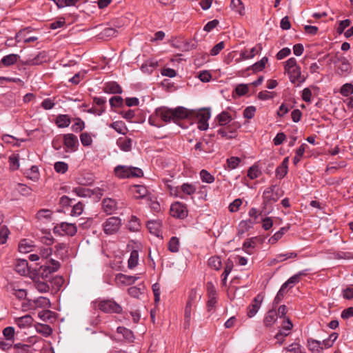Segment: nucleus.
I'll return each instance as SVG.
<instances>
[{"instance_id":"f257e3e1","label":"nucleus","mask_w":353,"mask_h":353,"mask_svg":"<svg viewBox=\"0 0 353 353\" xmlns=\"http://www.w3.org/2000/svg\"><path fill=\"white\" fill-rule=\"evenodd\" d=\"M283 194V191L276 185L267 188L263 193L262 212L270 214L272 210V205Z\"/></svg>"},{"instance_id":"f03ea898","label":"nucleus","mask_w":353,"mask_h":353,"mask_svg":"<svg viewBox=\"0 0 353 353\" xmlns=\"http://www.w3.org/2000/svg\"><path fill=\"white\" fill-rule=\"evenodd\" d=\"M114 175L120 179H128V178H140L143 176V172L141 169L127 165H117L114 169Z\"/></svg>"},{"instance_id":"7ed1b4c3","label":"nucleus","mask_w":353,"mask_h":353,"mask_svg":"<svg viewBox=\"0 0 353 353\" xmlns=\"http://www.w3.org/2000/svg\"><path fill=\"white\" fill-rule=\"evenodd\" d=\"M59 268V263L54 259H51L39 268L38 274L42 279H46L49 278L50 274L57 271Z\"/></svg>"},{"instance_id":"20e7f679","label":"nucleus","mask_w":353,"mask_h":353,"mask_svg":"<svg viewBox=\"0 0 353 353\" xmlns=\"http://www.w3.org/2000/svg\"><path fill=\"white\" fill-rule=\"evenodd\" d=\"M121 225V220L117 216H111L103 224V231L108 235L116 233Z\"/></svg>"},{"instance_id":"39448f33","label":"nucleus","mask_w":353,"mask_h":353,"mask_svg":"<svg viewBox=\"0 0 353 353\" xmlns=\"http://www.w3.org/2000/svg\"><path fill=\"white\" fill-rule=\"evenodd\" d=\"M170 215L174 218L184 219L188 215L187 205L179 201L174 202L170 206Z\"/></svg>"},{"instance_id":"423d86ee","label":"nucleus","mask_w":353,"mask_h":353,"mask_svg":"<svg viewBox=\"0 0 353 353\" xmlns=\"http://www.w3.org/2000/svg\"><path fill=\"white\" fill-rule=\"evenodd\" d=\"M241 128V124L238 122H232L228 125H225L217 130V133L222 138L228 139H233L236 137L237 129Z\"/></svg>"},{"instance_id":"0eeeda50","label":"nucleus","mask_w":353,"mask_h":353,"mask_svg":"<svg viewBox=\"0 0 353 353\" xmlns=\"http://www.w3.org/2000/svg\"><path fill=\"white\" fill-rule=\"evenodd\" d=\"M99 308L106 313H117L119 314L122 311L120 305L113 300H103L99 303Z\"/></svg>"},{"instance_id":"6e6552de","label":"nucleus","mask_w":353,"mask_h":353,"mask_svg":"<svg viewBox=\"0 0 353 353\" xmlns=\"http://www.w3.org/2000/svg\"><path fill=\"white\" fill-rule=\"evenodd\" d=\"M196 191V187L194 184L184 183L181 186L175 188V195L181 199H185V195L192 196Z\"/></svg>"},{"instance_id":"1a4fd4ad","label":"nucleus","mask_w":353,"mask_h":353,"mask_svg":"<svg viewBox=\"0 0 353 353\" xmlns=\"http://www.w3.org/2000/svg\"><path fill=\"white\" fill-rule=\"evenodd\" d=\"M198 120V128L205 130L208 128V120L210 118V108H202L196 113Z\"/></svg>"},{"instance_id":"9d476101","label":"nucleus","mask_w":353,"mask_h":353,"mask_svg":"<svg viewBox=\"0 0 353 353\" xmlns=\"http://www.w3.org/2000/svg\"><path fill=\"white\" fill-rule=\"evenodd\" d=\"M201 296L197 294L195 289H191L189 292L188 301L185 307V314H192V311L196 307V303L201 299Z\"/></svg>"},{"instance_id":"9b49d317","label":"nucleus","mask_w":353,"mask_h":353,"mask_svg":"<svg viewBox=\"0 0 353 353\" xmlns=\"http://www.w3.org/2000/svg\"><path fill=\"white\" fill-rule=\"evenodd\" d=\"M263 300V296L261 294H258L253 299L252 302L249 305L247 308V315L249 318H252L255 316V314L259 311L261 307V303Z\"/></svg>"},{"instance_id":"f8f14e48","label":"nucleus","mask_w":353,"mask_h":353,"mask_svg":"<svg viewBox=\"0 0 353 353\" xmlns=\"http://www.w3.org/2000/svg\"><path fill=\"white\" fill-rule=\"evenodd\" d=\"M94 179L93 173L85 170L78 174L75 181L79 185H90L94 183Z\"/></svg>"},{"instance_id":"ddd939ff","label":"nucleus","mask_w":353,"mask_h":353,"mask_svg":"<svg viewBox=\"0 0 353 353\" xmlns=\"http://www.w3.org/2000/svg\"><path fill=\"white\" fill-rule=\"evenodd\" d=\"M156 116L165 123L173 121L172 109L167 107H159L156 110Z\"/></svg>"},{"instance_id":"4468645a","label":"nucleus","mask_w":353,"mask_h":353,"mask_svg":"<svg viewBox=\"0 0 353 353\" xmlns=\"http://www.w3.org/2000/svg\"><path fill=\"white\" fill-rule=\"evenodd\" d=\"M102 209L107 214H113L117 209V201L112 198H105L102 201Z\"/></svg>"},{"instance_id":"2eb2a0df","label":"nucleus","mask_w":353,"mask_h":353,"mask_svg":"<svg viewBox=\"0 0 353 353\" xmlns=\"http://www.w3.org/2000/svg\"><path fill=\"white\" fill-rule=\"evenodd\" d=\"M146 226L149 232L156 236H161L162 222L160 220H150L147 222Z\"/></svg>"},{"instance_id":"dca6fc26","label":"nucleus","mask_w":353,"mask_h":353,"mask_svg":"<svg viewBox=\"0 0 353 353\" xmlns=\"http://www.w3.org/2000/svg\"><path fill=\"white\" fill-rule=\"evenodd\" d=\"M173 114V122L178 123V121L186 119L189 117L190 111L184 107H178L175 109H172Z\"/></svg>"},{"instance_id":"f3484780","label":"nucleus","mask_w":353,"mask_h":353,"mask_svg":"<svg viewBox=\"0 0 353 353\" xmlns=\"http://www.w3.org/2000/svg\"><path fill=\"white\" fill-rule=\"evenodd\" d=\"M277 312L276 310V307H274L272 310H270L265 314L263 323L266 327H271L277 320Z\"/></svg>"},{"instance_id":"a211bd4d","label":"nucleus","mask_w":353,"mask_h":353,"mask_svg":"<svg viewBox=\"0 0 353 353\" xmlns=\"http://www.w3.org/2000/svg\"><path fill=\"white\" fill-rule=\"evenodd\" d=\"M103 91L108 94H121L123 90L121 87L115 81H110L103 87Z\"/></svg>"},{"instance_id":"6ab92c4d","label":"nucleus","mask_w":353,"mask_h":353,"mask_svg":"<svg viewBox=\"0 0 353 353\" xmlns=\"http://www.w3.org/2000/svg\"><path fill=\"white\" fill-rule=\"evenodd\" d=\"M8 292L15 296L18 299H24L27 296V292L23 289L18 288L15 285L10 283L8 286Z\"/></svg>"},{"instance_id":"aec40b11","label":"nucleus","mask_w":353,"mask_h":353,"mask_svg":"<svg viewBox=\"0 0 353 353\" xmlns=\"http://www.w3.org/2000/svg\"><path fill=\"white\" fill-rule=\"evenodd\" d=\"M33 319L32 316L29 314H26L25 316L21 317H17L14 319L15 323L20 328H26L30 327L32 323Z\"/></svg>"},{"instance_id":"412c9836","label":"nucleus","mask_w":353,"mask_h":353,"mask_svg":"<svg viewBox=\"0 0 353 353\" xmlns=\"http://www.w3.org/2000/svg\"><path fill=\"white\" fill-rule=\"evenodd\" d=\"M289 157H285L281 164L276 169V176L281 179L287 174L288 170Z\"/></svg>"},{"instance_id":"4be33fe9","label":"nucleus","mask_w":353,"mask_h":353,"mask_svg":"<svg viewBox=\"0 0 353 353\" xmlns=\"http://www.w3.org/2000/svg\"><path fill=\"white\" fill-rule=\"evenodd\" d=\"M288 74H289L290 80L292 83H294L296 81H299L300 83H302L304 81V79H301V68L300 66H298L295 68L291 69L288 71H287Z\"/></svg>"},{"instance_id":"5701e85b","label":"nucleus","mask_w":353,"mask_h":353,"mask_svg":"<svg viewBox=\"0 0 353 353\" xmlns=\"http://www.w3.org/2000/svg\"><path fill=\"white\" fill-rule=\"evenodd\" d=\"M79 146V143L77 137L73 134L68 133V152L77 151Z\"/></svg>"},{"instance_id":"b1692460","label":"nucleus","mask_w":353,"mask_h":353,"mask_svg":"<svg viewBox=\"0 0 353 353\" xmlns=\"http://www.w3.org/2000/svg\"><path fill=\"white\" fill-rule=\"evenodd\" d=\"M262 50L261 44L259 43L252 48L250 52L247 50L242 51L241 57L243 59H249L253 58L256 54H259Z\"/></svg>"},{"instance_id":"393cba45","label":"nucleus","mask_w":353,"mask_h":353,"mask_svg":"<svg viewBox=\"0 0 353 353\" xmlns=\"http://www.w3.org/2000/svg\"><path fill=\"white\" fill-rule=\"evenodd\" d=\"M3 216L0 214V245L4 244L9 235V230L6 225H3Z\"/></svg>"},{"instance_id":"a878e982","label":"nucleus","mask_w":353,"mask_h":353,"mask_svg":"<svg viewBox=\"0 0 353 353\" xmlns=\"http://www.w3.org/2000/svg\"><path fill=\"white\" fill-rule=\"evenodd\" d=\"M15 270L21 275H26V274H28V261L25 259H18L15 264Z\"/></svg>"},{"instance_id":"bb28decb","label":"nucleus","mask_w":353,"mask_h":353,"mask_svg":"<svg viewBox=\"0 0 353 353\" xmlns=\"http://www.w3.org/2000/svg\"><path fill=\"white\" fill-rule=\"evenodd\" d=\"M31 306L33 308H48L50 306V302L48 299L40 296L32 301Z\"/></svg>"},{"instance_id":"cd10ccee","label":"nucleus","mask_w":353,"mask_h":353,"mask_svg":"<svg viewBox=\"0 0 353 353\" xmlns=\"http://www.w3.org/2000/svg\"><path fill=\"white\" fill-rule=\"evenodd\" d=\"M46 61V54L44 52H40L34 57H28L26 61L27 65H37L42 63Z\"/></svg>"},{"instance_id":"c85d7f7f","label":"nucleus","mask_w":353,"mask_h":353,"mask_svg":"<svg viewBox=\"0 0 353 353\" xmlns=\"http://www.w3.org/2000/svg\"><path fill=\"white\" fill-rule=\"evenodd\" d=\"M157 66L158 62L157 61L148 60L141 65V70L143 72L150 74Z\"/></svg>"},{"instance_id":"c756f323","label":"nucleus","mask_w":353,"mask_h":353,"mask_svg":"<svg viewBox=\"0 0 353 353\" xmlns=\"http://www.w3.org/2000/svg\"><path fill=\"white\" fill-rule=\"evenodd\" d=\"M307 347L308 349L314 353H320L323 351L321 341L313 339H309L307 340Z\"/></svg>"},{"instance_id":"7c9ffc66","label":"nucleus","mask_w":353,"mask_h":353,"mask_svg":"<svg viewBox=\"0 0 353 353\" xmlns=\"http://www.w3.org/2000/svg\"><path fill=\"white\" fill-rule=\"evenodd\" d=\"M216 119L218 121L219 125L225 126L231 122L232 117L229 112L223 111L216 116Z\"/></svg>"},{"instance_id":"2f4dec72","label":"nucleus","mask_w":353,"mask_h":353,"mask_svg":"<svg viewBox=\"0 0 353 353\" xmlns=\"http://www.w3.org/2000/svg\"><path fill=\"white\" fill-rule=\"evenodd\" d=\"M253 224L254 222L250 219L241 221L239 225L237 235L241 236L245 232L252 228Z\"/></svg>"},{"instance_id":"473e14b6","label":"nucleus","mask_w":353,"mask_h":353,"mask_svg":"<svg viewBox=\"0 0 353 353\" xmlns=\"http://www.w3.org/2000/svg\"><path fill=\"white\" fill-rule=\"evenodd\" d=\"M26 30H28V28L20 30L18 33H17L15 36V40L17 43L21 42L22 40H23L25 43H30L36 41L38 39L37 37H27L25 34Z\"/></svg>"},{"instance_id":"72a5a7b5","label":"nucleus","mask_w":353,"mask_h":353,"mask_svg":"<svg viewBox=\"0 0 353 353\" xmlns=\"http://www.w3.org/2000/svg\"><path fill=\"white\" fill-rule=\"evenodd\" d=\"M117 145L124 152H129L132 149V139L130 138H120L117 140Z\"/></svg>"},{"instance_id":"f704fd0d","label":"nucleus","mask_w":353,"mask_h":353,"mask_svg":"<svg viewBox=\"0 0 353 353\" xmlns=\"http://www.w3.org/2000/svg\"><path fill=\"white\" fill-rule=\"evenodd\" d=\"M138 278L139 277L135 276H128L121 273L116 276V279L117 281L125 285H131L134 283L138 279Z\"/></svg>"},{"instance_id":"c9c22d12","label":"nucleus","mask_w":353,"mask_h":353,"mask_svg":"<svg viewBox=\"0 0 353 353\" xmlns=\"http://www.w3.org/2000/svg\"><path fill=\"white\" fill-rule=\"evenodd\" d=\"M39 318L44 321H52L54 319V313L49 310H43L38 313Z\"/></svg>"},{"instance_id":"e433bc0d","label":"nucleus","mask_w":353,"mask_h":353,"mask_svg":"<svg viewBox=\"0 0 353 353\" xmlns=\"http://www.w3.org/2000/svg\"><path fill=\"white\" fill-rule=\"evenodd\" d=\"M255 239L256 238H251L244 241L243 244V249L247 254H253V250L255 247Z\"/></svg>"},{"instance_id":"4c0bfd02","label":"nucleus","mask_w":353,"mask_h":353,"mask_svg":"<svg viewBox=\"0 0 353 353\" xmlns=\"http://www.w3.org/2000/svg\"><path fill=\"white\" fill-rule=\"evenodd\" d=\"M18 55L10 54L3 57L1 63L5 66H10L17 61Z\"/></svg>"},{"instance_id":"58836bf2","label":"nucleus","mask_w":353,"mask_h":353,"mask_svg":"<svg viewBox=\"0 0 353 353\" xmlns=\"http://www.w3.org/2000/svg\"><path fill=\"white\" fill-rule=\"evenodd\" d=\"M34 285L35 288L41 293L47 292L50 290V287L46 281H41L39 279L34 281Z\"/></svg>"},{"instance_id":"ea45409f","label":"nucleus","mask_w":353,"mask_h":353,"mask_svg":"<svg viewBox=\"0 0 353 353\" xmlns=\"http://www.w3.org/2000/svg\"><path fill=\"white\" fill-rule=\"evenodd\" d=\"M208 265L216 270H219L222 267L221 258L217 256H212L208 260Z\"/></svg>"},{"instance_id":"a19ab883","label":"nucleus","mask_w":353,"mask_h":353,"mask_svg":"<svg viewBox=\"0 0 353 353\" xmlns=\"http://www.w3.org/2000/svg\"><path fill=\"white\" fill-rule=\"evenodd\" d=\"M268 61V59L266 57H263L259 61L256 62L252 65V70L254 72H260L262 71L265 67L266 63Z\"/></svg>"},{"instance_id":"79ce46f5","label":"nucleus","mask_w":353,"mask_h":353,"mask_svg":"<svg viewBox=\"0 0 353 353\" xmlns=\"http://www.w3.org/2000/svg\"><path fill=\"white\" fill-rule=\"evenodd\" d=\"M74 123L72 124L71 129L73 132L77 133L81 132L85 128L84 121L80 118H75L73 120Z\"/></svg>"},{"instance_id":"37998d69","label":"nucleus","mask_w":353,"mask_h":353,"mask_svg":"<svg viewBox=\"0 0 353 353\" xmlns=\"http://www.w3.org/2000/svg\"><path fill=\"white\" fill-rule=\"evenodd\" d=\"M26 174L28 179L34 181H37L39 178V169L37 166L34 165L32 166L31 168L28 170Z\"/></svg>"},{"instance_id":"c03bdc74","label":"nucleus","mask_w":353,"mask_h":353,"mask_svg":"<svg viewBox=\"0 0 353 353\" xmlns=\"http://www.w3.org/2000/svg\"><path fill=\"white\" fill-rule=\"evenodd\" d=\"M52 212L48 209L40 210L37 214V219L40 221H48L51 219Z\"/></svg>"},{"instance_id":"a18cd8bd","label":"nucleus","mask_w":353,"mask_h":353,"mask_svg":"<svg viewBox=\"0 0 353 353\" xmlns=\"http://www.w3.org/2000/svg\"><path fill=\"white\" fill-rule=\"evenodd\" d=\"M168 250L171 252H177L179 250V240L176 236H172L168 243Z\"/></svg>"},{"instance_id":"49530a36","label":"nucleus","mask_w":353,"mask_h":353,"mask_svg":"<svg viewBox=\"0 0 353 353\" xmlns=\"http://www.w3.org/2000/svg\"><path fill=\"white\" fill-rule=\"evenodd\" d=\"M36 330L37 332L41 333L46 336L50 335L52 333L51 327L49 325H45L43 323H38L36 325Z\"/></svg>"},{"instance_id":"de8ad7c7","label":"nucleus","mask_w":353,"mask_h":353,"mask_svg":"<svg viewBox=\"0 0 353 353\" xmlns=\"http://www.w3.org/2000/svg\"><path fill=\"white\" fill-rule=\"evenodd\" d=\"M307 147V145L305 143L301 144V145L296 150L295 156L293 158V163L294 165H297L298 163L300 161L301 158L303 155L305 148Z\"/></svg>"},{"instance_id":"09e8293b","label":"nucleus","mask_w":353,"mask_h":353,"mask_svg":"<svg viewBox=\"0 0 353 353\" xmlns=\"http://www.w3.org/2000/svg\"><path fill=\"white\" fill-rule=\"evenodd\" d=\"M109 126L113 128L116 132H117L119 134H125V130L126 128H125V123L121 121H114L110 123Z\"/></svg>"},{"instance_id":"8fccbe9b","label":"nucleus","mask_w":353,"mask_h":353,"mask_svg":"<svg viewBox=\"0 0 353 353\" xmlns=\"http://www.w3.org/2000/svg\"><path fill=\"white\" fill-rule=\"evenodd\" d=\"M139 253L137 250H132L128 259V268L132 269L138 264Z\"/></svg>"},{"instance_id":"3c124183","label":"nucleus","mask_w":353,"mask_h":353,"mask_svg":"<svg viewBox=\"0 0 353 353\" xmlns=\"http://www.w3.org/2000/svg\"><path fill=\"white\" fill-rule=\"evenodd\" d=\"M86 72L79 71L76 73L72 77L68 79V81L72 83L73 85H78L81 80H83L85 76Z\"/></svg>"},{"instance_id":"603ef678","label":"nucleus","mask_w":353,"mask_h":353,"mask_svg":"<svg viewBox=\"0 0 353 353\" xmlns=\"http://www.w3.org/2000/svg\"><path fill=\"white\" fill-rule=\"evenodd\" d=\"M200 177L203 182L207 183H212L214 181V177L206 170H202L200 172Z\"/></svg>"},{"instance_id":"864d4df0","label":"nucleus","mask_w":353,"mask_h":353,"mask_svg":"<svg viewBox=\"0 0 353 353\" xmlns=\"http://www.w3.org/2000/svg\"><path fill=\"white\" fill-rule=\"evenodd\" d=\"M134 192L137 198H144L147 196L148 190L145 186L141 185H134Z\"/></svg>"},{"instance_id":"5fc2aeb1","label":"nucleus","mask_w":353,"mask_h":353,"mask_svg":"<svg viewBox=\"0 0 353 353\" xmlns=\"http://www.w3.org/2000/svg\"><path fill=\"white\" fill-rule=\"evenodd\" d=\"M117 330V332L119 334H121L125 339H127L128 341L133 340L134 334L131 330H130L124 327H118Z\"/></svg>"},{"instance_id":"6e6d98bb","label":"nucleus","mask_w":353,"mask_h":353,"mask_svg":"<svg viewBox=\"0 0 353 353\" xmlns=\"http://www.w3.org/2000/svg\"><path fill=\"white\" fill-rule=\"evenodd\" d=\"M241 161V160L239 157H232L227 159L226 163H227L228 168L230 170H234L239 166Z\"/></svg>"},{"instance_id":"4d7b16f0","label":"nucleus","mask_w":353,"mask_h":353,"mask_svg":"<svg viewBox=\"0 0 353 353\" xmlns=\"http://www.w3.org/2000/svg\"><path fill=\"white\" fill-rule=\"evenodd\" d=\"M83 210V203L79 201L77 203L72 205V209L70 212V215L72 216H79L82 214Z\"/></svg>"},{"instance_id":"13d9d810","label":"nucleus","mask_w":353,"mask_h":353,"mask_svg":"<svg viewBox=\"0 0 353 353\" xmlns=\"http://www.w3.org/2000/svg\"><path fill=\"white\" fill-rule=\"evenodd\" d=\"M140 224L139 219L135 216H132L131 219L129 221L128 228L130 231L136 232L139 230Z\"/></svg>"},{"instance_id":"bf43d9fd","label":"nucleus","mask_w":353,"mask_h":353,"mask_svg":"<svg viewBox=\"0 0 353 353\" xmlns=\"http://www.w3.org/2000/svg\"><path fill=\"white\" fill-rule=\"evenodd\" d=\"M3 334L8 341L12 342L14 336V328L10 326L4 328Z\"/></svg>"},{"instance_id":"052dcab7","label":"nucleus","mask_w":353,"mask_h":353,"mask_svg":"<svg viewBox=\"0 0 353 353\" xmlns=\"http://www.w3.org/2000/svg\"><path fill=\"white\" fill-rule=\"evenodd\" d=\"M297 256V254L296 252H287L285 254H279L276 255V257L274 259V261L276 260L277 262L284 261L286 259L296 258Z\"/></svg>"},{"instance_id":"680f3d73","label":"nucleus","mask_w":353,"mask_h":353,"mask_svg":"<svg viewBox=\"0 0 353 353\" xmlns=\"http://www.w3.org/2000/svg\"><path fill=\"white\" fill-rule=\"evenodd\" d=\"M80 140L83 146H90L92 143V139L88 132L81 133L80 135Z\"/></svg>"},{"instance_id":"e2e57ef3","label":"nucleus","mask_w":353,"mask_h":353,"mask_svg":"<svg viewBox=\"0 0 353 353\" xmlns=\"http://www.w3.org/2000/svg\"><path fill=\"white\" fill-rule=\"evenodd\" d=\"M334 258L337 259H353V252L339 251L334 253Z\"/></svg>"},{"instance_id":"0e129e2a","label":"nucleus","mask_w":353,"mask_h":353,"mask_svg":"<svg viewBox=\"0 0 353 353\" xmlns=\"http://www.w3.org/2000/svg\"><path fill=\"white\" fill-rule=\"evenodd\" d=\"M230 7L239 14H242L243 6L241 0H231Z\"/></svg>"},{"instance_id":"69168bd1","label":"nucleus","mask_w":353,"mask_h":353,"mask_svg":"<svg viewBox=\"0 0 353 353\" xmlns=\"http://www.w3.org/2000/svg\"><path fill=\"white\" fill-rule=\"evenodd\" d=\"M341 94L344 97H347L353 93V85L352 83L344 84L340 91Z\"/></svg>"},{"instance_id":"338daca9","label":"nucleus","mask_w":353,"mask_h":353,"mask_svg":"<svg viewBox=\"0 0 353 353\" xmlns=\"http://www.w3.org/2000/svg\"><path fill=\"white\" fill-rule=\"evenodd\" d=\"M109 102L112 108L121 107L123 105V99L121 97L114 96L110 99Z\"/></svg>"},{"instance_id":"774afa93","label":"nucleus","mask_w":353,"mask_h":353,"mask_svg":"<svg viewBox=\"0 0 353 353\" xmlns=\"http://www.w3.org/2000/svg\"><path fill=\"white\" fill-rule=\"evenodd\" d=\"M256 108L253 105L247 107L243 110V117L245 119H251L254 117L255 112H256Z\"/></svg>"}]
</instances>
